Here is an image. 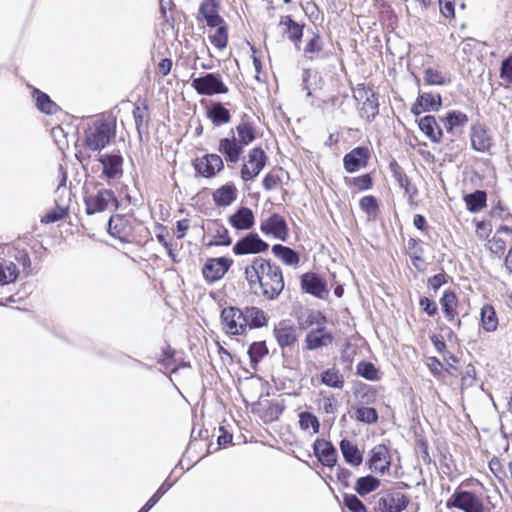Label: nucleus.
I'll list each match as a JSON object with an SVG mask.
<instances>
[{"mask_svg":"<svg viewBox=\"0 0 512 512\" xmlns=\"http://www.w3.org/2000/svg\"><path fill=\"white\" fill-rule=\"evenodd\" d=\"M476 381V369L472 364H468L465 368V372L461 378L462 388H469L474 385Z\"/></svg>","mask_w":512,"mask_h":512,"instance_id":"obj_60","label":"nucleus"},{"mask_svg":"<svg viewBox=\"0 0 512 512\" xmlns=\"http://www.w3.org/2000/svg\"><path fill=\"white\" fill-rule=\"evenodd\" d=\"M273 335L283 353L286 349H292L298 341L296 328L290 325L275 326Z\"/></svg>","mask_w":512,"mask_h":512,"instance_id":"obj_22","label":"nucleus"},{"mask_svg":"<svg viewBox=\"0 0 512 512\" xmlns=\"http://www.w3.org/2000/svg\"><path fill=\"white\" fill-rule=\"evenodd\" d=\"M236 132L239 139L237 140L243 147L249 145L256 139V130L249 122H241L236 126Z\"/></svg>","mask_w":512,"mask_h":512,"instance_id":"obj_40","label":"nucleus"},{"mask_svg":"<svg viewBox=\"0 0 512 512\" xmlns=\"http://www.w3.org/2000/svg\"><path fill=\"white\" fill-rule=\"evenodd\" d=\"M352 185L359 190H368L373 185V179L370 174H363L361 176L352 178Z\"/></svg>","mask_w":512,"mask_h":512,"instance_id":"obj_63","label":"nucleus"},{"mask_svg":"<svg viewBox=\"0 0 512 512\" xmlns=\"http://www.w3.org/2000/svg\"><path fill=\"white\" fill-rule=\"evenodd\" d=\"M373 90L366 85L365 83H359L357 86L353 89V97L356 101H363L366 99V97H373Z\"/></svg>","mask_w":512,"mask_h":512,"instance_id":"obj_61","label":"nucleus"},{"mask_svg":"<svg viewBox=\"0 0 512 512\" xmlns=\"http://www.w3.org/2000/svg\"><path fill=\"white\" fill-rule=\"evenodd\" d=\"M148 109V105L146 101L142 102V107L140 105L136 104L133 109V118L135 121V126L139 135V139L142 140V134L144 132V118H145V111Z\"/></svg>","mask_w":512,"mask_h":512,"instance_id":"obj_50","label":"nucleus"},{"mask_svg":"<svg viewBox=\"0 0 512 512\" xmlns=\"http://www.w3.org/2000/svg\"><path fill=\"white\" fill-rule=\"evenodd\" d=\"M339 447L345 462L351 466H359L363 461V454L357 447L348 439H342Z\"/></svg>","mask_w":512,"mask_h":512,"instance_id":"obj_29","label":"nucleus"},{"mask_svg":"<svg viewBox=\"0 0 512 512\" xmlns=\"http://www.w3.org/2000/svg\"><path fill=\"white\" fill-rule=\"evenodd\" d=\"M321 382L322 384L341 389L344 386L343 376L340 374L339 370L335 368H328L321 373Z\"/></svg>","mask_w":512,"mask_h":512,"instance_id":"obj_41","label":"nucleus"},{"mask_svg":"<svg viewBox=\"0 0 512 512\" xmlns=\"http://www.w3.org/2000/svg\"><path fill=\"white\" fill-rule=\"evenodd\" d=\"M301 289L316 298L325 299L328 288L325 279L317 273L306 272L300 278Z\"/></svg>","mask_w":512,"mask_h":512,"instance_id":"obj_13","label":"nucleus"},{"mask_svg":"<svg viewBox=\"0 0 512 512\" xmlns=\"http://www.w3.org/2000/svg\"><path fill=\"white\" fill-rule=\"evenodd\" d=\"M116 136V120L102 119L85 130L84 143L91 151H101Z\"/></svg>","mask_w":512,"mask_h":512,"instance_id":"obj_2","label":"nucleus"},{"mask_svg":"<svg viewBox=\"0 0 512 512\" xmlns=\"http://www.w3.org/2000/svg\"><path fill=\"white\" fill-rule=\"evenodd\" d=\"M213 201L218 207L231 205L237 198V188L234 183L229 182L213 192Z\"/></svg>","mask_w":512,"mask_h":512,"instance_id":"obj_28","label":"nucleus"},{"mask_svg":"<svg viewBox=\"0 0 512 512\" xmlns=\"http://www.w3.org/2000/svg\"><path fill=\"white\" fill-rule=\"evenodd\" d=\"M418 99L428 111H438L442 106V97L439 93L423 92L418 95Z\"/></svg>","mask_w":512,"mask_h":512,"instance_id":"obj_46","label":"nucleus"},{"mask_svg":"<svg viewBox=\"0 0 512 512\" xmlns=\"http://www.w3.org/2000/svg\"><path fill=\"white\" fill-rule=\"evenodd\" d=\"M356 397L362 405L372 404L376 401V391L369 385L363 384L356 390Z\"/></svg>","mask_w":512,"mask_h":512,"instance_id":"obj_51","label":"nucleus"},{"mask_svg":"<svg viewBox=\"0 0 512 512\" xmlns=\"http://www.w3.org/2000/svg\"><path fill=\"white\" fill-rule=\"evenodd\" d=\"M419 305L428 316H434L438 311L436 302L425 296L420 297Z\"/></svg>","mask_w":512,"mask_h":512,"instance_id":"obj_64","label":"nucleus"},{"mask_svg":"<svg viewBox=\"0 0 512 512\" xmlns=\"http://www.w3.org/2000/svg\"><path fill=\"white\" fill-rule=\"evenodd\" d=\"M447 508H457L464 512H484V505L474 493L456 489L446 502Z\"/></svg>","mask_w":512,"mask_h":512,"instance_id":"obj_7","label":"nucleus"},{"mask_svg":"<svg viewBox=\"0 0 512 512\" xmlns=\"http://www.w3.org/2000/svg\"><path fill=\"white\" fill-rule=\"evenodd\" d=\"M303 56L306 60H329L335 56L332 48H326L323 38L319 33H312L303 48Z\"/></svg>","mask_w":512,"mask_h":512,"instance_id":"obj_10","label":"nucleus"},{"mask_svg":"<svg viewBox=\"0 0 512 512\" xmlns=\"http://www.w3.org/2000/svg\"><path fill=\"white\" fill-rule=\"evenodd\" d=\"M32 96L35 100L36 107L42 113L53 115L60 110V107L54 101H52L50 96L41 90L34 88Z\"/></svg>","mask_w":512,"mask_h":512,"instance_id":"obj_33","label":"nucleus"},{"mask_svg":"<svg viewBox=\"0 0 512 512\" xmlns=\"http://www.w3.org/2000/svg\"><path fill=\"white\" fill-rule=\"evenodd\" d=\"M245 279L250 289L265 300H276L285 287L281 268L270 260L255 257L244 269Z\"/></svg>","mask_w":512,"mask_h":512,"instance_id":"obj_1","label":"nucleus"},{"mask_svg":"<svg viewBox=\"0 0 512 512\" xmlns=\"http://www.w3.org/2000/svg\"><path fill=\"white\" fill-rule=\"evenodd\" d=\"M360 208L368 216L375 217L379 210L377 199L372 195L364 196L359 201Z\"/></svg>","mask_w":512,"mask_h":512,"instance_id":"obj_52","label":"nucleus"},{"mask_svg":"<svg viewBox=\"0 0 512 512\" xmlns=\"http://www.w3.org/2000/svg\"><path fill=\"white\" fill-rule=\"evenodd\" d=\"M242 312L247 322V327L250 329H257L267 325L268 319L262 309L255 306H248L242 310Z\"/></svg>","mask_w":512,"mask_h":512,"instance_id":"obj_30","label":"nucleus"},{"mask_svg":"<svg viewBox=\"0 0 512 512\" xmlns=\"http://www.w3.org/2000/svg\"><path fill=\"white\" fill-rule=\"evenodd\" d=\"M236 230H248L254 225V214L248 207H240L228 219Z\"/></svg>","mask_w":512,"mask_h":512,"instance_id":"obj_25","label":"nucleus"},{"mask_svg":"<svg viewBox=\"0 0 512 512\" xmlns=\"http://www.w3.org/2000/svg\"><path fill=\"white\" fill-rule=\"evenodd\" d=\"M68 215V208L60 205H56V207L50 211H48L42 218L41 223L49 224L55 223L59 220H62Z\"/></svg>","mask_w":512,"mask_h":512,"instance_id":"obj_53","label":"nucleus"},{"mask_svg":"<svg viewBox=\"0 0 512 512\" xmlns=\"http://www.w3.org/2000/svg\"><path fill=\"white\" fill-rule=\"evenodd\" d=\"M232 136L222 138L219 141L218 151L225 156L227 162L237 163L243 153L244 147L237 141L231 130Z\"/></svg>","mask_w":512,"mask_h":512,"instance_id":"obj_21","label":"nucleus"},{"mask_svg":"<svg viewBox=\"0 0 512 512\" xmlns=\"http://www.w3.org/2000/svg\"><path fill=\"white\" fill-rule=\"evenodd\" d=\"M334 341L333 334L317 335L313 332H307L305 336V348L313 351L332 344Z\"/></svg>","mask_w":512,"mask_h":512,"instance_id":"obj_37","label":"nucleus"},{"mask_svg":"<svg viewBox=\"0 0 512 512\" xmlns=\"http://www.w3.org/2000/svg\"><path fill=\"white\" fill-rule=\"evenodd\" d=\"M355 419L361 423L375 424L379 419V415L375 408L361 406L355 409Z\"/></svg>","mask_w":512,"mask_h":512,"instance_id":"obj_45","label":"nucleus"},{"mask_svg":"<svg viewBox=\"0 0 512 512\" xmlns=\"http://www.w3.org/2000/svg\"><path fill=\"white\" fill-rule=\"evenodd\" d=\"M221 7L220 0H202L199 6L197 20L204 21L210 15L219 13Z\"/></svg>","mask_w":512,"mask_h":512,"instance_id":"obj_44","label":"nucleus"},{"mask_svg":"<svg viewBox=\"0 0 512 512\" xmlns=\"http://www.w3.org/2000/svg\"><path fill=\"white\" fill-rule=\"evenodd\" d=\"M448 133L454 134V130L458 127L463 128L469 121L467 114L459 110L448 111L446 116L440 118Z\"/></svg>","mask_w":512,"mask_h":512,"instance_id":"obj_31","label":"nucleus"},{"mask_svg":"<svg viewBox=\"0 0 512 512\" xmlns=\"http://www.w3.org/2000/svg\"><path fill=\"white\" fill-rule=\"evenodd\" d=\"M271 251L276 258L281 260L287 266H296L300 262L299 253L288 246L274 244Z\"/></svg>","mask_w":512,"mask_h":512,"instance_id":"obj_32","label":"nucleus"},{"mask_svg":"<svg viewBox=\"0 0 512 512\" xmlns=\"http://www.w3.org/2000/svg\"><path fill=\"white\" fill-rule=\"evenodd\" d=\"M191 86L199 95L211 96L225 94L229 91L219 73H206L203 76L192 78Z\"/></svg>","mask_w":512,"mask_h":512,"instance_id":"obj_5","label":"nucleus"},{"mask_svg":"<svg viewBox=\"0 0 512 512\" xmlns=\"http://www.w3.org/2000/svg\"><path fill=\"white\" fill-rule=\"evenodd\" d=\"M102 175L108 180L120 179L123 176V156L119 150L99 155Z\"/></svg>","mask_w":512,"mask_h":512,"instance_id":"obj_11","label":"nucleus"},{"mask_svg":"<svg viewBox=\"0 0 512 512\" xmlns=\"http://www.w3.org/2000/svg\"><path fill=\"white\" fill-rule=\"evenodd\" d=\"M260 230L265 235H272L281 241H286L289 235V228L284 217L278 213L271 214L263 220Z\"/></svg>","mask_w":512,"mask_h":512,"instance_id":"obj_15","label":"nucleus"},{"mask_svg":"<svg viewBox=\"0 0 512 512\" xmlns=\"http://www.w3.org/2000/svg\"><path fill=\"white\" fill-rule=\"evenodd\" d=\"M193 167L197 173L205 178H212L224 168L223 160L218 154H206L197 158Z\"/></svg>","mask_w":512,"mask_h":512,"instance_id":"obj_17","label":"nucleus"},{"mask_svg":"<svg viewBox=\"0 0 512 512\" xmlns=\"http://www.w3.org/2000/svg\"><path fill=\"white\" fill-rule=\"evenodd\" d=\"M107 231L112 237L128 242L132 235V225L126 216L115 214L109 218Z\"/></svg>","mask_w":512,"mask_h":512,"instance_id":"obj_19","label":"nucleus"},{"mask_svg":"<svg viewBox=\"0 0 512 512\" xmlns=\"http://www.w3.org/2000/svg\"><path fill=\"white\" fill-rule=\"evenodd\" d=\"M269 244L262 240L255 232H250L239 239L233 246V253L237 256L258 254L267 251Z\"/></svg>","mask_w":512,"mask_h":512,"instance_id":"obj_12","label":"nucleus"},{"mask_svg":"<svg viewBox=\"0 0 512 512\" xmlns=\"http://www.w3.org/2000/svg\"><path fill=\"white\" fill-rule=\"evenodd\" d=\"M356 372L359 376L369 381L378 379V370L375 365L369 361H360L357 364Z\"/></svg>","mask_w":512,"mask_h":512,"instance_id":"obj_49","label":"nucleus"},{"mask_svg":"<svg viewBox=\"0 0 512 512\" xmlns=\"http://www.w3.org/2000/svg\"><path fill=\"white\" fill-rule=\"evenodd\" d=\"M313 452L322 465L330 468L336 465L338 453L330 441L322 438L316 439L313 443Z\"/></svg>","mask_w":512,"mask_h":512,"instance_id":"obj_18","label":"nucleus"},{"mask_svg":"<svg viewBox=\"0 0 512 512\" xmlns=\"http://www.w3.org/2000/svg\"><path fill=\"white\" fill-rule=\"evenodd\" d=\"M210 42L216 48L222 50L227 46L228 43V29L227 26H220L217 28L213 35L209 36Z\"/></svg>","mask_w":512,"mask_h":512,"instance_id":"obj_54","label":"nucleus"},{"mask_svg":"<svg viewBox=\"0 0 512 512\" xmlns=\"http://www.w3.org/2000/svg\"><path fill=\"white\" fill-rule=\"evenodd\" d=\"M449 276L445 272L438 273L432 277H429L427 280V285L434 292H437L438 289L447 283Z\"/></svg>","mask_w":512,"mask_h":512,"instance_id":"obj_62","label":"nucleus"},{"mask_svg":"<svg viewBox=\"0 0 512 512\" xmlns=\"http://www.w3.org/2000/svg\"><path fill=\"white\" fill-rule=\"evenodd\" d=\"M380 486V480L373 475H366L359 477L356 481L354 490L360 496H365L375 490Z\"/></svg>","mask_w":512,"mask_h":512,"instance_id":"obj_38","label":"nucleus"},{"mask_svg":"<svg viewBox=\"0 0 512 512\" xmlns=\"http://www.w3.org/2000/svg\"><path fill=\"white\" fill-rule=\"evenodd\" d=\"M19 276L16 264L8 259L0 258V285L4 286L15 282Z\"/></svg>","mask_w":512,"mask_h":512,"instance_id":"obj_36","label":"nucleus"},{"mask_svg":"<svg viewBox=\"0 0 512 512\" xmlns=\"http://www.w3.org/2000/svg\"><path fill=\"white\" fill-rule=\"evenodd\" d=\"M215 226L214 239L210 241L207 246H230L232 244V239L229 235L228 229L218 221L215 222Z\"/></svg>","mask_w":512,"mask_h":512,"instance_id":"obj_42","label":"nucleus"},{"mask_svg":"<svg viewBox=\"0 0 512 512\" xmlns=\"http://www.w3.org/2000/svg\"><path fill=\"white\" fill-rule=\"evenodd\" d=\"M379 114V102L376 93L373 97H366L361 107V115L365 116L368 122L373 121Z\"/></svg>","mask_w":512,"mask_h":512,"instance_id":"obj_43","label":"nucleus"},{"mask_svg":"<svg viewBox=\"0 0 512 512\" xmlns=\"http://www.w3.org/2000/svg\"><path fill=\"white\" fill-rule=\"evenodd\" d=\"M366 464L368 469L381 475L388 472L391 466V457L387 446L384 444L374 446L369 453Z\"/></svg>","mask_w":512,"mask_h":512,"instance_id":"obj_14","label":"nucleus"},{"mask_svg":"<svg viewBox=\"0 0 512 512\" xmlns=\"http://www.w3.org/2000/svg\"><path fill=\"white\" fill-rule=\"evenodd\" d=\"M470 140L472 149L477 152H487L492 145V139L487 130L479 123L471 126Z\"/></svg>","mask_w":512,"mask_h":512,"instance_id":"obj_23","label":"nucleus"},{"mask_svg":"<svg viewBox=\"0 0 512 512\" xmlns=\"http://www.w3.org/2000/svg\"><path fill=\"white\" fill-rule=\"evenodd\" d=\"M221 322L226 334L238 336L246 332L247 322L240 308L228 306L221 311Z\"/></svg>","mask_w":512,"mask_h":512,"instance_id":"obj_6","label":"nucleus"},{"mask_svg":"<svg viewBox=\"0 0 512 512\" xmlns=\"http://www.w3.org/2000/svg\"><path fill=\"white\" fill-rule=\"evenodd\" d=\"M370 150L366 146L353 148L343 157V167L347 173H355L368 165Z\"/></svg>","mask_w":512,"mask_h":512,"instance_id":"obj_16","label":"nucleus"},{"mask_svg":"<svg viewBox=\"0 0 512 512\" xmlns=\"http://www.w3.org/2000/svg\"><path fill=\"white\" fill-rule=\"evenodd\" d=\"M327 318L326 316L320 312V311H310L303 322L301 323L302 328L306 329L313 325H322L326 324Z\"/></svg>","mask_w":512,"mask_h":512,"instance_id":"obj_56","label":"nucleus"},{"mask_svg":"<svg viewBox=\"0 0 512 512\" xmlns=\"http://www.w3.org/2000/svg\"><path fill=\"white\" fill-rule=\"evenodd\" d=\"M268 348L265 341H257L250 344L248 355L251 364H258L264 356L268 354Z\"/></svg>","mask_w":512,"mask_h":512,"instance_id":"obj_47","label":"nucleus"},{"mask_svg":"<svg viewBox=\"0 0 512 512\" xmlns=\"http://www.w3.org/2000/svg\"><path fill=\"white\" fill-rule=\"evenodd\" d=\"M409 505V498L398 488H389L373 496V512H402Z\"/></svg>","mask_w":512,"mask_h":512,"instance_id":"obj_3","label":"nucleus"},{"mask_svg":"<svg viewBox=\"0 0 512 512\" xmlns=\"http://www.w3.org/2000/svg\"><path fill=\"white\" fill-rule=\"evenodd\" d=\"M440 304H441V308H442L445 318L450 322H454L455 317L458 314L457 310H456L457 304H458V299H457L455 292H453L451 290L444 291V293L440 299Z\"/></svg>","mask_w":512,"mask_h":512,"instance_id":"obj_34","label":"nucleus"},{"mask_svg":"<svg viewBox=\"0 0 512 512\" xmlns=\"http://www.w3.org/2000/svg\"><path fill=\"white\" fill-rule=\"evenodd\" d=\"M279 25L286 27L284 35L294 44L296 50H300L305 24L298 23L290 15H285L281 16Z\"/></svg>","mask_w":512,"mask_h":512,"instance_id":"obj_20","label":"nucleus"},{"mask_svg":"<svg viewBox=\"0 0 512 512\" xmlns=\"http://www.w3.org/2000/svg\"><path fill=\"white\" fill-rule=\"evenodd\" d=\"M389 170L392 173L398 185L402 189H404L405 193L409 195L411 199L417 195V188L411 184L410 179L408 178L403 168L398 164L396 160H392L389 163Z\"/></svg>","mask_w":512,"mask_h":512,"instance_id":"obj_26","label":"nucleus"},{"mask_svg":"<svg viewBox=\"0 0 512 512\" xmlns=\"http://www.w3.org/2000/svg\"><path fill=\"white\" fill-rule=\"evenodd\" d=\"M499 75L507 84L512 85V54L502 60Z\"/></svg>","mask_w":512,"mask_h":512,"instance_id":"obj_58","label":"nucleus"},{"mask_svg":"<svg viewBox=\"0 0 512 512\" xmlns=\"http://www.w3.org/2000/svg\"><path fill=\"white\" fill-rule=\"evenodd\" d=\"M97 184L96 192L87 194L84 197L85 211L88 215L101 213L104 211H115L119 208L120 203L111 189L100 187Z\"/></svg>","mask_w":512,"mask_h":512,"instance_id":"obj_4","label":"nucleus"},{"mask_svg":"<svg viewBox=\"0 0 512 512\" xmlns=\"http://www.w3.org/2000/svg\"><path fill=\"white\" fill-rule=\"evenodd\" d=\"M343 503L351 512H366L365 504L354 494H344Z\"/></svg>","mask_w":512,"mask_h":512,"instance_id":"obj_55","label":"nucleus"},{"mask_svg":"<svg viewBox=\"0 0 512 512\" xmlns=\"http://www.w3.org/2000/svg\"><path fill=\"white\" fill-rule=\"evenodd\" d=\"M233 259L222 256L208 258L202 267V275L209 284L221 280L233 265Z\"/></svg>","mask_w":512,"mask_h":512,"instance_id":"obj_8","label":"nucleus"},{"mask_svg":"<svg viewBox=\"0 0 512 512\" xmlns=\"http://www.w3.org/2000/svg\"><path fill=\"white\" fill-rule=\"evenodd\" d=\"M418 127L425 136L433 143H440L443 137V131L437 124L436 118L432 115H426L418 121Z\"/></svg>","mask_w":512,"mask_h":512,"instance_id":"obj_24","label":"nucleus"},{"mask_svg":"<svg viewBox=\"0 0 512 512\" xmlns=\"http://www.w3.org/2000/svg\"><path fill=\"white\" fill-rule=\"evenodd\" d=\"M267 162V155L260 147H254L249 151L248 162L241 166L240 174L243 181H251L257 177Z\"/></svg>","mask_w":512,"mask_h":512,"instance_id":"obj_9","label":"nucleus"},{"mask_svg":"<svg viewBox=\"0 0 512 512\" xmlns=\"http://www.w3.org/2000/svg\"><path fill=\"white\" fill-rule=\"evenodd\" d=\"M467 210L471 213H477L487 204V193L484 190H475L464 196Z\"/></svg>","mask_w":512,"mask_h":512,"instance_id":"obj_35","label":"nucleus"},{"mask_svg":"<svg viewBox=\"0 0 512 512\" xmlns=\"http://www.w3.org/2000/svg\"><path fill=\"white\" fill-rule=\"evenodd\" d=\"M480 318L482 327L487 332H494L498 327V318L495 309L490 304H485L481 308Z\"/></svg>","mask_w":512,"mask_h":512,"instance_id":"obj_39","label":"nucleus"},{"mask_svg":"<svg viewBox=\"0 0 512 512\" xmlns=\"http://www.w3.org/2000/svg\"><path fill=\"white\" fill-rule=\"evenodd\" d=\"M321 409L324 413L332 415L333 417L331 419V422H334V420H335L334 415L338 410L337 399L333 395L325 396L322 400Z\"/></svg>","mask_w":512,"mask_h":512,"instance_id":"obj_59","label":"nucleus"},{"mask_svg":"<svg viewBox=\"0 0 512 512\" xmlns=\"http://www.w3.org/2000/svg\"><path fill=\"white\" fill-rule=\"evenodd\" d=\"M206 116L216 127L231 121V113L222 102H212L206 110Z\"/></svg>","mask_w":512,"mask_h":512,"instance_id":"obj_27","label":"nucleus"},{"mask_svg":"<svg viewBox=\"0 0 512 512\" xmlns=\"http://www.w3.org/2000/svg\"><path fill=\"white\" fill-rule=\"evenodd\" d=\"M299 426L304 431L312 428L314 434H317L320 431V422L318 418L312 412L308 411L299 413Z\"/></svg>","mask_w":512,"mask_h":512,"instance_id":"obj_48","label":"nucleus"},{"mask_svg":"<svg viewBox=\"0 0 512 512\" xmlns=\"http://www.w3.org/2000/svg\"><path fill=\"white\" fill-rule=\"evenodd\" d=\"M424 80L428 85H445L446 80L442 73L433 68H427L424 72Z\"/></svg>","mask_w":512,"mask_h":512,"instance_id":"obj_57","label":"nucleus"}]
</instances>
